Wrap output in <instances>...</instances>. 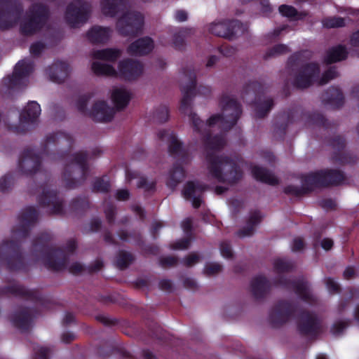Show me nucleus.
I'll return each mask as SVG.
<instances>
[{
    "mask_svg": "<svg viewBox=\"0 0 359 359\" xmlns=\"http://www.w3.org/2000/svg\"><path fill=\"white\" fill-rule=\"evenodd\" d=\"M134 261L133 255L125 250H119L114 260L115 266L120 270L127 269Z\"/></svg>",
    "mask_w": 359,
    "mask_h": 359,
    "instance_id": "obj_39",
    "label": "nucleus"
},
{
    "mask_svg": "<svg viewBox=\"0 0 359 359\" xmlns=\"http://www.w3.org/2000/svg\"><path fill=\"white\" fill-rule=\"evenodd\" d=\"M195 84L193 81L189 86L182 87L183 97L181 103V109L187 114L192 123L194 129L199 133H203L206 128L210 132L218 130L219 133L213 137L209 136L205 140V145L208 149L218 151L224 144V116L223 113L212 115L204 123L197 114L194 113L190 108L191 98L194 94Z\"/></svg>",
    "mask_w": 359,
    "mask_h": 359,
    "instance_id": "obj_2",
    "label": "nucleus"
},
{
    "mask_svg": "<svg viewBox=\"0 0 359 359\" xmlns=\"http://www.w3.org/2000/svg\"><path fill=\"white\" fill-rule=\"evenodd\" d=\"M243 162L238 157L234 158H226V182L234 184L243 177Z\"/></svg>",
    "mask_w": 359,
    "mask_h": 359,
    "instance_id": "obj_22",
    "label": "nucleus"
},
{
    "mask_svg": "<svg viewBox=\"0 0 359 359\" xmlns=\"http://www.w3.org/2000/svg\"><path fill=\"white\" fill-rule=\"evenodd\" d=\"M121 52L117 48H104L100 50H95L91 52V57L94 62L97 60H103L107 62H114L120 56Z\"/></svg>",
    "mask_w": 359,
    "mask_h": 359,
    "instance_id": "obj_29",
    "label": "nucleus"
},
{
    "mask_svg": "<svg viewBox=\"0 0 359 359\" xmlns=\"http://www.w3.org/2000/svg\"><path fill=\"white\" fill-rule=\"evenodd\" d=\"M86 158V156L83 153L76 154L72 162L71 167L76 168L81 171L84 170Z\"/></svg>",
    "mask_w": 359,
    "mask_h": 359,
    "instance_id": "obj_51",
    "label": "nucleus"
},
{
    "mask_svg": "<svg viewBox=\"0 0 359 359\" xmlns=\"http://www.w3.org/2000/svg\"><path fill=\"white\" fill-rule=\"evenodd\" d=\"M6 264L9 271H29V267L41 263L48 270L61 272L68 269L69 272L77 276L86 273V266L76 262L69 264L76 255L77 248H31L29 255H24L22 248H8Z\"/></svg>",
    "mask_w": 359,
    "mask_h": 359,
    "instance_id": "obj_1",
    "label": "nucleus"
},
{
    "mask_svg": "<svg viewBox=\"0 0 359 359\" xmlns=\"http://www.w3.org/2000/svg\"><path fill=\"white\" fill-rule=\"evenodd\" d=\"M279 11L283 15L291 18L299 19V15H302V14H299L295 8L287 5L280 6Z\"/></svg>",
    "mask_w": 359,
    "mask_h": 359,
    "instance_id": "obj_48",
    "label": "nucleus"
},
{
    "mask_svg": "<svg viewBox=\"0 0 359 359\" xmlns=\"http://www.w3.org/2000/svg\"><path fill=\"white\" fill-rule=\"evenodd\" d=\"M178 259L173 256L161 257L159 260L160 265L163 267L174 266L177 264Z\"/></svg>",
    "mask_w": 359,
    "mask_h": 359,
    "instance_id": "obj_57",
    "label": "nucleus"
},
{
    "mask_svg": "<svg viewBox=\"0 0 359 359\" xmlns=\"http://www.w3.org/2000/svg\"><path fill=\"white\" fill-rule=\"evenodd\" d=\"M49 353V348L41 347L35 351L34 359H48Z\"/></svg>",
    "mask_w": 359,
    "mask_h": 359,
    "instance_id": "obj_59",
    "label": "nucleus"
},
{
    "mask_svg": "<svg viewBox=\"0 0 359 359\" xmlns=\"http://www.w3.org/2000/svg\"><path fill=\"white\" fill-rule=\"evenodd\" d=\"M261 219L262 216L259 212L255 211L251 212L246 226L237 232L238 236L243 238L252 235L255 231V226L261 222Z\"/></svg>",
    "mask_w": 359,
    "mask_h": 359,
    "instance_id": "obj_35",
    "label": "nucleus"
},
{
    "mask_svg": "<svg viewBox=\"0 0 359 359\" xmlns=\"http://www.w3.org/2000/svg\"><path fill=\"white\" fill-rule=\"evenodd\" d=\"M36 314L37 312L34 309L22 306L12 314L11 320L14 327L21 332H27L31 327Z\"/></svg>",
    "mask_w": 359,
    "mask_h": 359,
    "instance_id": "obj_14",
    "label": "nucleus"
},
{
    "mask_svg": "<svg viewBox=\"0 0 359 359\" xmlns=\"http://www.w3.org/2000/svg\"><path fill=\"white\" fill-rule=\"evenodd\" d=\"M330 144L334 150L332 157L334 163L346 164L354 163L356 161L355 156L344 151L346 146V141L342 137L339 135L334 137L331 140Z\"/></svg>",
    "mask_w": 359,
    "mask_h": 359,
    "instance_id": "obj_16",
    "label": "nucleus"
},
{
    "mask_svg": "<svg viewBox=\"0 0 359 359\" xmlns=\"http://www.w3.org/2000/svg\"><path fill=\"white\" fill-rule=\"evenodd\" d=\"M312 180H310V173L306 175L302 181V186L297 187L294 185H289L284 189L286 194L294 196H301L308 194L316 188L315 185L311 184Z\"/></svg>",
    "mask_w": 359,
    "mask_h": 359,
    "instance_id": "obj_28",
    "label": "nucleus"
},
{
    "mask_svg": "<svg viewBox=\"0 0 359 359\" xmlns=\"http://www.w3.org/2000/svg\"><path fill=\"white\" fill-rule=\"evenodd\" d=\"M183 285L187 289L192 290H195L198 287V285L196 280L191 278H184L183 280Z\"/></svg>",
    "mask_w": 359,
    "mask_h": 359,
    "instance_id": "obj_63",
    "label": "nucleus"
},
{
    "mask_svg": "<svg viewBox=\"0 0 359 359\" xmlns=\"http://www.w3.org/2000/svg\"><path fill=\"white\" fill-rule=\"evenodd\" d=\"M12 294L15 297L31 301L42 309H51L52 302L37 290H29L24 285L13 283L0 287V295Z\"/></svg>",
    "mask_w": 359,
    "mask_h": 359,
    "instance_id": "obj_6",
    "label": "nucleus"
},
{
    "mask_svg": "<svg viewBox=\"0 0 359 359\" xmlns=\"http://www.w3.org/2000/svg\"><path fill=\"white\" fill-rule=\"evenodd\" d=\"M69 72V65L66 62H59L52 65L47 74L50 80L60 83L67 77Z\"/></svg>",
    "mask_w": 359,
    "mask_h": 359,
    "instance_id": "obj_27",
    "label": "nucleus"
},
{
    "mask_svg": "<svg viewBox=\"0 0 359 359\" xmlns=\"http://www.w3.org/2000/svg\"><path fill=\"white\" fill-rule=\"evenodd\" d=\"M290 123V117L287 114H283L276 117L273 126V135L276 138H282Z\"/></svg>",
    "mask_w": 359,
    "mask_h": 359,
    "instance_id": "obj_37",
    "label": "nucleus"
},
{
    "mask_svg": "<svg viewBox=\"0 0 359 359\" xmlns=\"http://www.w3.org/2000/svg\"><path fill=\"white\" fill-rule=\"evenodd\" d=\"M348 51L345 46L338 45L330 48L327 51L324 61L326 64H332L345 60L347 57Z\"/></svg>",
    "mask_w": 359,
    "mask_h": 359,
    "instance_id": "obj_32",
    "label": "nucleus"
},
{
    "mask_svg": "<svg viewBox=\"0 0 359 359\" xmlns=\"http://www.w3.org/2000/svg\"><path fill=\"white\" fill-rule=\"evenodd\" d=\"M88 98L87 97H81L77 103V108L81 112L88 114L94 120L100 122L110 121L114 115V110L109 107L104 101H97L93 106L90 111L86 109V104Z\"/></svg>",
    "mask_w": 359,
    "mask_h": 359,
    "instance_id": "obj_9",
    "label": "nucleus"
},
{
    "mask_svg": "<svg viewBox=\"0 0 359 359\" xmlns=\"http://www.w3.org/2000/svg\"><path fill=\"white\" fill-rule=\"evenodd\" d=\"M320 205L327 210H333L336 207L334 201L330 198H326L320 201Z\"/></svg>",
    "mask_w": 359,
    "mask_h": 359,
    "instance_id": "obj_61",
    "label": "nucleus"
},
{
    "mask_svg": "<svg viewBox=\"0 0 359 359\" xmlns=\"http://www.w3.org/2000/svg\"><path fill=\"white\" fill-rule=\"evenodd\" d=\"M111 35V29L109 27L94 26L87 32L88 39L94 43L107 42Z\"/></svg>",
    "mask_w": 359,
    "mask_h": 359,
    "instance_id": "obj_25",
    "label": "nucleus"
},
{
    "mask_svg": "<svg viewBox=\"0 0 359 359\" xmlns=\"http://www.w3.org/2000/svg\"><path fill=\"white\" fill-rule=\"evenodd\" d=\"M320 67L317 63H308L299 68L293 75L292 85L298 89L310 87L318 77Z\"/></svg>",
    "mask_w": 359,
    "mask_h": 359,
    "instance_id": "obj_10",
    "label": "nucleus"
},
{
    "mask_svg": "<svg viewBox=\"0 0 359 359\" xmlns=\"http://www.w3.org/2000/svg\"><path fill=\"white\" fill-rule=\"evenodd\" d=\"M159 135L161 138L168 142L169 149L171 152H177L181 148V144L174 134L168 132H161Z\"/></svg>",
    "mask_w": 359,
    "mask_h": 359,
    "instance_id": "obj_42",
    "label": "nucleus"
},
{
    "mask_svg": "<svg viewBox=\"0 0 359 359\" xmlns=\"http://www.w3.org/2000/svg\"><path fill=\"white\" fill-rule=\"evenodd\" d=\"M94 189L98 191H107L109 189V183L106 178L97 179L94 183Z\"/></svg>",
    "mask_w": 359,
    "mask_h": 359,
    "instance_id": "obj_56",
    "label": "nucleus"
},
{
    "mask_svg": "<svg viewBox=\"0 0 359 359\" xmlns=\"http://www.w3.org/2000/svg\"><path fill=\"white\" fill-rule=\"evenodd\" d=\"M97 320L106 326H111L117 324L118 320L116 318L111 319L107 316L99 315L96 317Z\"/></svg>",
    "mask_w": 359,
    "mask_h": 359,
    "instance_id": "obj_60",
    "label": "nucleus"
},
{
    "mask_svg": "<svg viewBox=\"0 0 359 359\" xmlns=\"http://www.w3.org/2000/svg\"><path fill=\"white\" fill-rule=\"evenodd\" d=\"M271 283L264 276L254 277L250 282V292L256 300H262L271 290Z\"/></svg>",
    "mask_w": 359,
    "mask_h": 359,
    "instance_id": "obj_20",
    "label": "nucleus"
},
{
    "mask_svg": "<svg viewBox=\"0 0 359 359\" xmlns=\"http://www.w3.org/2000/svg\"><path fill=\"white\" fill-rule=\"evenodd\" d=\"M241 32L242 27L238 20H231L226 24V39L231 40Z\"/></svg>",
    "mask_w": 359,
    "mask_h": 359,
    "instance_id": "obj_43",
    "label": "nucleus"
},
{
    "mask_svg": "<svg viewBox=\"0 0 359 359\" xmlns=\"http://www.w3.org/2000/svg\"><path fill=\"white\" fill-rule=\"evenodd\" d=\"M326 286L329 292L332 293H337L340 290L339 285L332 278H327L326 279Z\"/></svg>",
    "mask_w": 359,
    "mask_h": 359,
    "instance_id": "obj_58",
    "label": "nucleus"
},
{
    "mask_svg": "<svg viewBox=\"0 0 359 359\" xmlns=\"http://www.w3.org/2000/svg\"><path fill=\"white\" fill-rule=\"evenodd\" d=\"M33 69L32 63L29 60L20 61L15 66L13 74V82L18 83L20 80L26 77Z\"/></svg>",
    "mask_w": 359,
    "mask_h": 359,
    "instance_id": "obj_36",
    "label": "nucleus"
},
{
    "mask_svg": "<svg viewBox=\"0 0 359 359\" xmlns=\"http://www.w3.org/2000/svg\"><path fill=\"white\" fill-rule=\"evenodd\" d=\"M90 11L91 6L88 2L76 0L68 6L65 18L72 27H78L86 22Z\"/></svg>",
    "mask_w": 359,
    "mask_h": 359,
    "instance_id": "obj_11",
    "label": "nucleus"
},
{
    "mask_svg": "<svg viewBox=\"0 0 359 359\" xmlns=\"http://www.w3.org/2000/svg\"><path fill=\"white\" fill-rule=\"evenodd\" d=\"M158 286L161 290L165 292H171L172 290V283L171 280L168 279L161 280L159 281Z\"/></svg>",
    "mask_w": 359,
    "mask_h": 359,
    "instance_id": "obj_62",
    "label": "nucleus"
},
{
    "mask_svg": "<svg viewBox=\"0 0 359 359\" xmlns=\"http://www.w3.org/2000/svg\"><path fill=\"white\" fill-rule=\"evenodd\" d=\"M209 172L211 177L215 179L218 182L223 181V166L224 159L222 156L215 154H210L208 155Z\"/></svg>",
    "mask_w": 359,
    "mask_h": 359,
    "instance_id": "obj_24",
    "label": "nucleus"
},
{
    "mask_svg": "<svg viewBox=\"0 0 359 359\" xmlns=\"http://www.w3.org/2000/svg\"><path fill=\"white\" fill-rule=\"evenodd\" d=\"M111 100L117 109L126 107L131 97L130 92L121 87H116L111 91Z\"/></svg>",
    "mask_w": 359,
    "mask_h": 359,
    "instance_id": "obj_30",
    "label": "nucleus"
},
{
    "mask_svg": "<svg viewBox=\"0 0 359 359\" xmlns=\"http://www.w3.org/2000/svg\"><path fill=\"white\" fill-rule=\"evenodd\" d=\"M104 266V263L102 259H97L94 263L86 266V273L88 274H93L94 273L100 271Z\"/></svg>",
    "mask_w": 359,
    "mask_h": 359,
    "instance_id": "obj_55",
    "label": "nucleus"
},
{
    "mask_svg": "<svg viewBox=\"0 0 359 359\" xmlns=\"http://www.w3.org/2000/svg\"><path fill=\"white\" fill-rule=\"evenodd\" d=\"M148 334L152 339L158 340L159 343L163 345L172 347L175 344H181L180 340H177L165 331L154 320H148L146 323Z\"/></svg>",
    "mask_w": 359,
    "mask_h": 359,
    "instance_id": "obj_15",
    "label": "nucleus"
},
{
    "mask_svg": "<svg viewBox=\"0 0 359 359\" xmlns=\"http://www.w3.org/2000/svg\"><path fill=\"white\" fill-rule=\"evenodd\" d=\"M351 320L347 319L345 320L336 321L330 329L331 333L334 336H338L344 332V331L350 326Z\"/></svg>",
    "mask_w": 359,
    "mask_h": 359,
    "instance_id": "obj_46",
    "label": "nucleus"
},
{
    "mask_svg": "<svg viewBox=\"0 0 359 359\" xmlns=\"http://www.w3.org/2000/svg\"><path fill=\"white\" fill-rule=\"evenodd\" d=\"M156 118L159 122H165L168 119L169 110L165 106L159 107L156 111Z\"/></svg>",
    "mask_w": 359,
    "mask_h": 359,
    "instance_id": "obj_54",
    "label": "nucleus"
},
{
    "mask_svg": "<svg viewBox=\"0 0 359 359\" xmlns=\"http://www.w3.org/2000/svg\"><path fill=\"white\" fill-rule=\"evenodd\" d=\"M48 11L42 5L34 6L30 11L28 19L20 22V29L25 34H31L39 29L45 22Z\"/></svg>",
    "mask_w": 359,
    "mask_h": 359,
    "instance_id": "obj_12",
    "label": "nucleus"
},
{
    "mask_svg": "<svg viewBox=\"0 0 359 359\" xmlns=\"http://www.w3.org/2000/svg\"><path fill=\"white\" fill-rule=\"evenodd\" d=\"M350 45L351 46L354 48L353 50V54L359 57V29L357 32H353L350 38Z\"/></svg>",
    "mask_w": 359,
    "mask_h": 359,
    "instance_id": "obj_53",
    "label": "nucleus"
},
{
    "mask_svg": "<svg viewBox=\"0 0 359 359\" xmlns=\"http://www.w3.org/2000/svg\"><path fill=\"white\" fill-rule=\"evenodd\" d=\"M205 187L197 182H188L183 190L184 197L191 201L194 208H198L202 203V195Z\"/></svg>",
    "mask_w": 359,
    "mask_h": 359,
    "instance_id": "obj_21",
    "label": "nucleus"
},
{
    "mask_svg": "<svg viewBox=\"0 0 359 359\" xmlns=\"http://www.w3.org/2000/svg\"><path fill=\"white\" fill-rule=\"evenodd\" d=\"M222 271V266L215 262H208L205 264L203 273L205 276H214Z\"/></svg>",
    "mask_w": 359,
    "mask_h": 359,
    "instance_id": "obj_47",
    "label": "nucleus"
},
{
    "mask_svg": "<svg viewBox=\"0 0 359 359\" xmlns=\"http://www.w3.org/2000/svg\"><path fill=\"white\" fill-rule=\"evenodd\" d=\"M208 32L217 36H223L224 25L223 19L217 20L208 25Z\"/></svg>",
    "mask_w": 359,
    "mask_h": 359,
    "instance_id": "obj_45",
    "label": "nucleus"
},
{
    "mask_svg": "<svg viewBox=\"0 0 359 359\" xmlns=\"http://www.w3.org/2000/svg\"><path fill=\"white\" fill-rule=\"evenodd\" d=\"M91 70L97 76H121L126 80H133L140 76L143 72L142 65L137 60H124L119 62L118 71L107 63L93 62Z\"/></svg>",
    "mask_w": 359,
    "mask_h": 359,
    "instance_id": "obj_5",
    "label": "nucleus"
},
{
    "mask_svg": "<svg viewBox=\"0 0 359 359\" xmlns=\"http://www.w3.org/2000/svg\"><path fill=\"white\" fill-rule=\"evenodd\" d=\"M298 310V304L286 300L278 301L269 313V320L273 327L286 323Z\"/></svg>",
    "mask_w": 359,
    "mask_h": 359,
    "instance_id": "obj_8",
    "label": "nucleus"
},
{
    "mask_svg": "<svg viewBox=\"0 0 359 359\" xmlns=\"http://www.w3.org/2000/svg\"><path fill=\"white\" fill-rule=\"evenodd\" d=\"M39 165V157L32 151L25 152L19 161V169L25 174H32L35 172Z\"/></svg>",
    "mask_w": 359,
    "mask_h": 359,
    "instance_id": "obj_23",
    "label": "nucleus"
},
{
    "mask_svg": "<svg viewBox=\"0 0 359 359\" xmlns=\"http://www.w3.org/2000/svg\"><path fill=\"white\" fill-rule=\"evenodd\" d=\"M294 268V263L290 260L281 258L276 259L273 262V269L279 276L274 279L273 283L275 285L293 290L301 299L308 303H312L314 302V297L311 293L310 285L306 280L304 278L291 280L281 275L292 271Z\"/></svg>",
    "mask_w": 359,
    "mask_h": 359,
    "instance_id": "obj_4",
    "label": "nucleus"
},
{
    "mask_svg": "<svg viewBox=\"0 0 359 359\" xmlns=\"http://www.w3.org/2000/svg\"><path fill=\"white\" fill-rule=\"evenodd\" d=\"M21 9L8 3L0 4V29H7L15 25L20 19Z\"/></svg>",
    "mask_w": 359,
    "mask_h": 359,
    "instance_id": "obj_17",
    "label": "nucleus"
},
{
    "mask_svg": "<svg viewBox=\"0 0 359 359\" xmlns=\"http://www.w3.org/2000/svg\"><path fill=\"white\" fill-rule=\"evenodd\" d=\"M323 25L327 28H339L346 26L345 19L341 17L334 16L325 18Z\"/></svg>",
    "mask_w": 359,
    "mask_h": 359,
    "instance_id": "obj_44",
    "label": "nucleus"
},
{
    "mask_svg": "<svg viewBox=\"0 0 359 359\" xmlns=\"http://www.w3.org/2000/svg\"><path fill=\"white\" fill-rule=\"evenodd\" d=\"M153 48V41L149 37H145L131 43L128 48V52L131 55H142L149 53Z\"/></svg>",
    "mask_w": 359,
    "mask_h": 359,
    "instance_id": "obj_26",
    "label": "nucleus"
},
{
    "mask_svg": "<svg viewBox=\"0 0 359 359\" xmlns=\"http://www.w3.org/2000/svg\"><path fill=\"white\" fill-rule=\"evenodd\" d=\"M323 100L335 108H339L344 104V97L339 88L332 87L323 94Z\"/></svg>",
    "mask_w": 359,
    "mask_h": 359,
    "instance_id": "obj_34",
    "label": "nucleus"
},
{
    "mask_svg": "<svg viewBox=\"0 0 359 359\" xmlns=\"http://www.w3.org/2000/svg\"><path fill=\"white\" fill-rule=\"evenodd\" d=\"M192 28H183L177 32L172 38V43L176 48H181L184 43L185 37L194 34Z\"/></svg>",
    "mask_w": 359,
    "mask_h": 359,
    "instance_id": "obj_41",
    "label": "nucleus"
},
{
    "mask_svg": "<svg viewBox=\"0 0 359 359\" xmlns=\"http://www.w3.org/2000/svg\"><path fill=\"white\" fill-rule=\"evenodd\" d=\"M184 170L183 168L180 165H176L169 174L167 180V185L171 189H173L184 179Z\"/></svg>",
    "mask_w": 359,
    "mask_h": 359,
    "instance_id": "obj_40",
    "label": "nucleus"
},
{
    "mask_svg": "<svg viewBox=\"0 0 359 359\" xmlns=\"http://www.w3.org/2000/svg\"><path fill=\"white\" fill-rule=\"evenodd\" d=\"M344 175L339 170L327 169L310 173L311 184L316 188L338 185L344 180Z\"/></svg>",
    "mask_w": 359,
    "mask_h": 359,
    "instance_id": "obj_13",
    "label": "nucleus"
},
{
    "mask_svg": "<svg viewBox=\"0 0 359 359\" xmlns=\"http://www.w3.org/2000/svg\"><path fill=\"white\" fill-rule=\"evenodd\" d=\"M242 114L241 103L233 96L226 95V130L236 124Z\"/></svg>",
    "mask_w": 359,
    "mask_h": 359,
    "instance_id": "obj_18",
    "label": "nucleus"
},
{
    "mask_svg": "<svg viewBox=\"0 0 359 359\" xmlns=\"http://www.w3.org/2000/svg\"><path fill=\"white\" fill-rule=\"evenodd\" d=\"M41 114L40 105L36 102H30L20 114L19 130H25L35 123Z\"/></svg>",
    "mask_w": 359,
    "mask_h": 359,
    "instance_id": "obj_19",
    "label": "nucleus"
},
{
    "mask_svg": "<svg viewBox=\"0 0 359 359\" xmlns=\"http://www.w3.org/2000/svg\"><path fill=\"white\" fill-rule=\"evenodd\" d=\"M100 8L102 14L106 16L113 17L121 13L117 22V28L122 34H135L143 24L144 18L142 14L125 12L126 6L123 0H102Z\"/></svg>",
    "mask_w": 359,
    "mask_h": 359,
    "instance_id": "obj_3",
    "label": "nucleus"
},
{
    "mask_svg": "<svg viewBox=\"0 0 359 359\" xmlns=\"http://www.w3.org/2000/svg\"><path fill=\"white\" fill-rule=\"evenodd\" d=\"M274 106V101L271 97L258 99L255 104V118L262 119L268 116Z\"/></svg>",
    "mask_w": 359,
    "mask_h": 359,
    "instance_id": "obj_31",
    "label": "nucleus"
},
{
    "mask_svg": "<svg viewBox=\"0 0 359 359\" xmlns=\"http://www.w3.org/2000/svg\"><path fill=\"white\" fill-rule=\"evenodd\" d=\"M339 76L338 72L336 70L335 67H331L325 73H323L321 79L319 81L318 84L320 86L325 85L327 83L330 81L337 78Z\"/></svg>",
    "mask_w": 359,
    "mask_h": 359,
    "instance_id": "obj_50",
    "label": "nucleus"
},
{
    "mask_svg": "<svg viewBox=\"0 0 359 359\" xmlns=\"http://www.w3.org/2000/svg\"><path fill=\"white\" fill-rule=\"evenodd\" d=\"M252 175L255 179L270 185H277L279 184L278 179L267 169L254 166L252 169Z\"/></svg>",
    "mask_w": 359,
    "mask_h": 359,
    "instance_id": "obj_33",
    "label": "nucleus"
},
{
    "mask_svg": "<svg viewBox=\"0 0 359 359\" xmlns=\"http://www.w3.org/2000/svg\"><path fill=\"white\" fill-rule=\"evenodd\" d=\"M175 19L179 22H182L188 19V13L185 11L179 10L175 13Z\"/></svg>",
    "mask_w": 359,
    "mask_h": 359,
    "instance_id": "obj_64",
    "label": "nucleus"
},
{
    "mask_svg": "<svg viewBox=\"0 0 359 359\" xmlns=\"http://www.w3.org/2000/svg\"><path fill=\"white\" fill-rule=\"evenodd\" d=\"M297 329L300 335L316 339L323 332L322 321L315 313L302 310L298 315Z\"/></svg>",
    "mask_w": 359,
    "mask_h": 359,
    "instance_id": "obj_7",
    "label": "nucleus"
},
{
    "mask_svg": "<svg viewBox=\"0 0 359 359\" xmlns=\"http://www.w3.org/2000/svg\"><path fill=\"white\" fill-rule=\"evenodd\" d=\"M201 257L196 253H191L185 257L182 260V264L187 267H191L200 262Z\"/></svg>",
    "mask_w": 359,
    "mask_h": 359,
    "instance_id": "obj_52",
    "label": "nucleus"
},
{
    "mask_svg": "<svg viewBox=\"0 0 359 359\" xmlns=\"http://www.w3.org/2000/svg\"><path fill=\"white\" fill-rule=\"evenodd\" d=\"M44 198H42L41 203L43 205L52 206L49 212L50 213H60L62 211V203L57 198L56 195L52 192L46 194L43 196Z\"/></svg>",
    "mask_w": 359,
    "mask_h": 359,
    "instance_id": "obj_38",
    "label": "nucleus"
},
{
    "mask_svg": "<svg viewBox=\"0 0 359 359\" xmlns=\"http://www.w3.org/2000/svg\"><path fill=\"white\" fill-rule=\"evenodd\" d=\"M290 51L289 47L285 44H278L272 47L266 53V57L277 56L286 54Z\"/></svg>",
    "mask_w": 359,
    "mask_h": 359,
    "instance_id": "obj_49",
    "label": "nucleus"
}]
</instances>
